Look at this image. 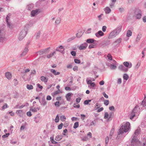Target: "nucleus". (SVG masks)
Returning <instances> with one entry per match:
<instances>
[{"instance_id": "f257e3e1", "label": "nucleus", "mask_w": 146, "mask_h": 146, "mask_svg": "<svg viewBox=\"0 0 146 146\" xmlns=\"http://www.w3.org/2000/svg\"><path fill=\"white\" fill-rule=\"evenodd\" d=\"M130 123L129 122H127L125 123H123L119 129L117 134H122L128 131L130 129Z\"/></svg>"}, {"instance_id": "f03ea898", "label": "nucleus", "mask_w": 146, "mask_h": 146, "mask_svg": "<svg viewBox=\"0 0 146 146\" xmlns=\"http://www.w3.org/2000/svg\"><path fill=\"white\" fill-rule=\"evenodd\" d=\"M140 133V131L138 129H137L133 135V138L131 140V145L133 146L135 145V143L138 142L136 138L137 137Z\"/></svg>"}, {"instance_id": "7ed1b4c3", "label": "nucleus", "mask_w": 146, "mask_h": 146, "mask_svg": "<svg viewBox=\"0 0 146 146\" xmlns=\"http://www.w3.org/2000/svg\"><path fill=\"white\" fill-rule=\"evenodd\" d=\"M142 12L139 9H136L135 11V17L137 19H140L141 17Z\"/></svg>"}, {"instance_id": "20e7f679", "label": "nucleus", "mask_w": 146, "mask_h": 146, "mask_svg": "<svg viewBox=\"0 0 146 146\" xmlns=\"http://www.w3.org/2000/svg\"><path fill=\"white\" fill-rule=\"evenodd\" d=\"M27 34V31L25 29L22 30L20 32L19 37V40H22L25 36Z\"/></svg>"}, {"instance_id": "39448f33", "label": "nucleus", "mask_w": 146, "mask_h": 146, "mask_svg": "<svg viewBox=\"0 0 146 146\" xmlns=\"http://www.w3.org/2000/svg\"><path fill=\"white\" fill-rule=\"evenodd\" d=\"M11 16V14H9L7 15L6 19V21L7 24V25L8 27L10 28H11L12 27L11 25V23L10 21V19Z\"/></svg>"}, {"instance_id": "423d86ee", "label": "nucleus", "mask_w": 146, "mask_h": 146, "mask_svg": "<svg viewBox=\"0 0 146 146\" xmlns=\"http://www.w3.org/2000/svg\"><path fill=\"white\" fill-rule=\"evenodd\" d=\"M88 44L86 42H84V43L81 44L79 47V49L80 50H84L86 49L88 46Z\"/></svg>"}, {"instance_id": "0eeeda50", "label": "nucleus", "mask_w": 146, "mask_h": 146, "mask_svg": "<svg viewBox=\"0 0 146 146\" xmlns=\"http://www.w3.org/2000/svg\"><path fill=\"white\" fill-rule=\"evenodd\" d=\"M117 35V34L115 32L114 30L110 33L108 38L109 39L111 38L115 37Z\"/></svg>"}, {"instance_id": "6e6552de", "label": "nucleus", "mask_w": 146, "mask_h": 146, "mask_svg": "<svg viewBox=\"0 0 146 146\" xmlns=\"http://www.w3.org/2000/svg\"><path fill=\"white\" fill-rule=\"evenodd\" d=\"M104 35L102 31H99L98 32L95 34L96 36L98 38L100 37L101 36H103Z\"/></svg>"}, {"instance_id": "1a4fd4ad", "label": "nucleus", "mask_w": 146, "mask_h": 146, "mask_svg": "<svg viewBox=\"0 0 146 146\" xmlns=\"http://www.w3.org/2000/svg\"><path fill=\"white\" fill-rule=\"evenodd\" d=\"M39 13V9H36L33 10L31 12V15L32 16L34 17L37 15Z\"/></svg>"}, {"instance_id": "9d476101", "label": "nucleus", "mask_w": 146, "mask_h": 146, "mask_svg": "<svg viewBox=\"0 0 146 146\" xmlns=\"http://www.w3.org/2000/svg\"><path fill=\"white\" fill-rule=\"evenodd\" d=\"M122 28V26H119L117 27L116 29L114 30L116 33L118 35L121 32Z\"/></svg>"}, {"instance_id": "9b49d317", "label": "nucleus", "mask_w": 146, "mask_h": 146, "mask_svg": "<svg viewBox=\"0 0 146 146\" xmlns=\"http://www.w3.org/2000/svg\"><path fill=\"white\" fill-rule=\"evenodd\" d=\"M124 65L127 68H131L132 66L131 63H129L128 62H125L123 63Z\"/></svg>"}, {"instance_id": "f8f14e48", "label": "nucleus", "mask_w": 146, "mask_h": 146, "mask_svg": "<svg viewBox=\"0 0 146 146\" xmlns=\"http://www.w3.org/2000/svg\"><path fill=\"white\" fill-rule=\"evenodd\" d=\"M36 85L38 88L36 89V91L38 92L41 91L43 88V87L38 83Z\"/></svg>"}, {"instance_id": "ddd939ff", "label": "nucleus", "mask_w": 146, "mask_h": 146, "mask_svg": "<svg viewBox=\"0 0 146 146\" xmlns=\"http://www.w3.org/2000/svg\"><path fill=\"white\" fill-rule=\"evenodd\" d=\"M63 46H60L58 47H57L56 50V51H59L61 52H63L64 50L63 49L62 50V49H63Z\"/></svg>"}, {"instance_id": "4468645a", "label": "nucleus", "mask_w": 146, "mask_h": 146, "mask_svg": "<svg viewBox=\"0 0 146 146\" xmlns=\"http://www.w3.org/2000/svg\"><path fill=\"white\" fill-rule=\"evenodd\" d=\"M5 76L9 80L11 79L12 75L9 72H7L5 73Z\"/></svg>"}, {"instance_id": "2eb2a0df", "label": "nucleus", "mask_w": 146, "mask_h": 146, "mask_svg": "<svg viewBox=\"0 0 146 146\" xmlns=\"http://www.w3.org/2000/svg\"><path fill=\"white\" fill-rule=\"evenodd\" d=\"M16 113L21 117H22L24 114L23 110H17V111Z\"/></svg>"}, {"instance_id": "dca6fc26", "label": "nucleus", "mask_w": 146, "mask_h": 146, "mask_svg": "<svg viewBox=\"0 0 146 146\" xmlns=\"http://www.w3.org/2000/svg\"><path fill=\"white\" fill-rule=\"evenodd\" d=\"M40 80L42 82H44L45 83H46L48 81V78L44 76H42L40 77Z\"/></svg>"}, {"instance_id": "f3484780", "label": "nucleus", "mask_w": 146, "mask_h": 146, "mask_svg": "<svg viewBox=\"0 0 146 146\" xmlns=\"http://www.w3.org/2000/svg\"><path fill=\"white\" fill-rule=\"evenodd\" d=\"M72 93H69L67 94L66 95V100L68 101H70V99L71 97V95L72 94Z\"/></svg>"}, {"instance_id": "a211bd4d", "label": "nucleus", "mask_w": 146, "mask_h": 146, "mask_svg": "<svg viewBox=\"0 0 146 146\" xmlns=\"http://www.w3.org/2000/svg\"><path fill=\"white\" fill-rule=\"evenodd\" d=\"M50 72L55 75H59L60 74L59 72H56V71L53 69H51L50 70Z\"/></svg>"}, {"instance_id": "6ab92c4d", "label": "nucleus", "mask_w": 146, "mask_h": 146, "mask_svg": "<svg viewBox=\"0 0 146 146\" xmlns=\"http://www.w3.org/2000/svg\"><path fill=\"white\" fill-rule=\"evenodd\" d=\"M139 106L137 105H136L133 110V111L135 113H136L139 111Z\"/></svg>"}, {"instance_id": "aec40b11", "label": "nucleus", "mask_w": 146, "mask_h": 146, "mask_svg": "<svg viewBox=\"0 0 146 146\" xmlns=\"http://www.w3.org/2000/svg\"><path fill=\"white\" fill-rule=\"evenodd\" d=\"M46 102L45 99V97L44 96L42 98V101L41 102V104L43 106H44L46 105Z\"/></svg>"}, {"instance_id": "412c9836", "label": "nucleus", "mask_w": 146, "mask_h": 146, "mask_svg": "<svg viewBox=\"0 0 146 146\" xmlns=\"http://www.w3.org/2000/svg\"><path fill=\"white\" fill-rule=\"evenodd\" d=\"M104 11L106 14H109L111 11V10L108 7H106L104 9Z\"/></svg>"}, {"instance_id": "4be33fe9", "label": "nucleus", "mask_w": 146, "mask_h": 146, "mask_svg": "<svg viewBox=\"0 0 146 146\" xmlns=\"http://www.w3.org/2000/svg\"><path fill=\"white\" fill-rule=\"evenodd\" d=\"M28 51V48L27 47H25L22 53L21 54V55L24 56L25 55Z\"/></svg>"}, {"instance_id": "5701e85b", "label": "nucleus", "mask_w": 146, "mask_h": 146, "mask_svg": "<svg viewBox=\"0 0 146 146\" xmlns=\"http://www.w3.org/2000/svg\"><path fill=\"white\" fill-rule=\"evenodd\" d=\"M62 137L63 136L62 135H58L56 137L55 139L56 141H59L62 139Z\"/></svg>"}, {"instance_id": "b1692460", "label": "nucleus", "mask_w": 146, "mask_h": 146, "mask_svg": "<svg viewBox=\"0 0 146 146\" xmlns=\"http://www.w3.org/2000/svg\"><path fill=\"white\" fill-rule=\"evenodd\" d=\"M49 48H48L44 50H40L38 52L40 54H42L45 52Z\"/></svg>"}, {"instance_id": "393cba45", "label": "nucleus", "mask_w": 146, "mask_h": 146, "mask_svg": "<svg viewBox=\"0 0 146 146\" xmlns=\"http://www.w3.org/2000/svg\"><path fill=\"white\" fill-rule=\"evenodd\" d=\"M95 40L93 38H89L87 39L86 42L89 43H93Z\"/></svg>"}, {"instance_id": "a878e982", "label": "nucleus", "mask_w": 146, "mask_h": 146, "mask_svg": "<svg viewBox=\"0 0 146 146\" xmlns=\"http://www.w3.org/2000/svg\"><path fill=\"white\" fill-rule=\"evenodd\" d=\"M135 113L133 111L130 116V118L131 119H132L135 116Z\"/></svg>"}, {"instance_id": "bb28decb", "label": "nucleus", "mask_w": 146, "mask_h": 146, "mask_svg": "<svg viewBox=\"0 0 146 146\" xmlns=\"http://www.w3.org/2000/svg\"><path fill=\"white\" fill-rule=\"evenodd\" d=\"M27 88L28 90H31L33 89V87L32 85L27 84Z\"/></svg>"}, {"instance_id": "cd10ccee", "label": "nucleus", "mask_w": 146, "mask_h": 146, "mask_svg": "<svg viewBox=\"0 0 146 146\" xmlns=\"http://www.w3.org/2000/svg\"><path fill=\"white\" fill-rule=\"evenodd\" d=\"M132 33L131 30H129L127 31V36L128 37H129L132 35Z\"/></svg>"}, {"instance_id": "c85d7f7f", "label": "nucleus", "mask_w": 146, "mask_h": 146, "mask_svg": "<svg viewBox=\"0 0 146 146\" xmlns=\"http://www.w3.org/2000/svg\"><path fill=\"white\" fill-rule=\"evenodd\" d=\"M33 7V5L32 4H30L27 6V8L28 10H31Z\"/></svg>"}, {"instance_id": "c756f323", "label": "nucleus", "mask_w": 146, "mask_h": 146, "mask_svg": "<svg viewBox=\"0 0 146 146\" xmlns=\"http://www.w3.org/2000/svg\"><path fill=\"white\" fill-rule=\"evenodd\" d=\"M50 139L51 143L53 144H56L58 142L55 141L54 140V138L53 137H50Z\"/></svg>"}, {"instance_id": "7c9ffc66", "label": "nucleus", "mask_w": 146, "mask_h": 146, "mask_svg": "<svg viewBox=\"0 0 146 146\" xmlns=\"http://www.w3.org/2000/svg\"><path fill=\"white\" fill-rule=\"evenodd\" d=\"M141 37V35L139 34H138L135 40L136 41L138 42L139 40Z\"/></svg>"}, {"instance_id": "2f4dec72", "label": "nucleus", "mask_w": 146, "mask_h": 146, "mask_svg": "<svg viewBox=\"0 0 146 146\" xmlns=\"http://www.w3.org/2000/svg\"><path fill=\"white\" fill-rule=\"evenodd\" d=\"M61 20L60 18H58L55 21V23L57 24H59Z\"/></svg>"}, {"instance_id": "473e14b6", "label": "nucleus", "mask_w": 146, "mask_h": 146, "mask_svg": "<svg viewBox=\"0 0 146 146\" xmlns=\"http://www.w3.org/2000/svg\"><path fill=\"white\" fill-rule=\"evenodd\" d=\"M123 78L124 79L127 80L129 78V76L127 74H124L123 76Z\"/></svg>"}, {"instance_id": "72a5a7b5", "label": "nucleus", "mask_w": 146, "mask_h": 146, "mask_svg": "<svg viewBox=\"0 0 146 146\" xmlns=\"http://www.w3.org/2000/svg\"><path fill=\"white\" fill-rule=\"evenodd\" d=\"M79 126L78 122H75L73 128L74 129H76Z\"/></svg>"}, {"instance_id": "f704fd0d", "label": "nucleus", "mask_w": 146, "mask_h": 146, "mask_svg": "<svg viewBox=\"0 0 146 146\" xmlns=\"http://www.w3.org/2000/svg\"><path fill=\"white\" fill-rule=\"evenodd\" d=\"M55 53V52H53L52 53H50L49 54H48L47 56V57L48 58H50Z\"/></svg>"}, {"instance_id": "c9c22d12", "label": "nucleus", "mask_w": 146, "mask_h": 146, "mask_svg": "<svg viewBox=\"0 0 146 146\" xmlns=\"http://www.w3.org/2000/svg\"><path fill=\"white\" fill-rule=\"evenodd\" d=\"M5 38L4 36H2L1 35L0 36V42H2L5 40Z\"/></svg>"}, {"instance_id": "e433bc0d", "label": "nucleus", "mask_w": 146, "mask_h": 146, "mask_svg": "<svg viewBox=\"0 0 146 146\" xmlns=\"http://www.w3.org/2000/svg\"><path fill=\"white\" fill-rule=\"evenodd\" d=\"M40 34V31H38V33H36V39L38 38H39Z\"/></svg>"}, {"instance_id": "4c0bfd02", "label": "nucleus", "mask_w": 146, "mask_h": 146, "mask_svg": "<svg viewBox=\"0 0 146 146\" xmlns=\"http://www.w3.org/2000/svg\"><path fill=\"white\" fill-rule=\"evenodd\" d=\"M121 38H119L118 39H117L116 40L114 43H117V44H119L121 42Z\"/></svg>"}, {"instance_id": "58836bf2", "label": "nucleus", "mask_w": 146, "mask_h": 146, "mask_svg": "<svg viewBox=\"0 0 146 146\" xmlns=\"http://www.w3.org/2000/svg\"><path fill=\"white\" fill-rule=\"evenodd\" d=\"M104 104L106 106L108 105L109 104V100H104Z\"/></svg>"}, {"instance_id": "ea45409f", "label": "nucleus", "mask_w": 146, "mask_h": 146, "mask_svg": "<svg viewBox=\"0 0 146 146\" xmlns=\"http://www.w3.org/2000/svg\"><path fill=\"white\" fill-rule=\"evenodd\" d=\"M119 10L120 12L122 13L125 11V9L123 7H120L119 8Z\"/></svg>"}, {"instance_id": "a19ab883", "label": "nucleus", "mask_w": 146, "mask_h": 146, "mask_svg": "<svg viewBox=\"0 0 146 146\" xmlns=\"http://www.w3.org/2000/svg\"><path fill=\"white\" fill-rule=\"evenodd\" d=\"M107 57L109 60H112V57L111 54H108V55Z\"/></svg>"}, {"instance_id": "79ce46f5", "label": "nucleus", "mask_w": 146, "mask_h": 146, "mask_svg": "<svg viewBox=\"0 0 146 146\" xmlns=\"http://www.w3.org/2000/svg\"><path fill=\"white\" fill-rule=\"evenodd\" d=\"M110 67L112 69H115L116 68V66L115 65L111 64Z\"/></svg>"}, {"instance_id": "37998d69", "label": "nucleus", "mask_w": 146, "mask_h": 146, "mask_svg": "<svg viewBox=\"0 0 146 146\" xmlns=\"http://www.w3.org/2000/svg\"><path fill=\"white\" fill-rule=\"evenodd\" d=\"M76 64H80V61L79 60L75 59L74 60Z\"/></svg>"}, {"instance_id": "c03bdc74", "label": "nucleus", "mask_w": 146, "mask_h": 146, "mask_svg": "<svg viewBox=\"0 0 146 146\" xmlns=\"http://www.w3.org/2000/svg\"><path fill=\"white\" fill-rule=\"evenodd\" d=\"M114 129H111V131H110V136H112L113 134V133L114 132Z\"/></svg>"}, {"instance_id": "a18cd8bd", "label": "nucleus", "mask_w": 146, "mask_h": 146, "mask_svg": "<svg viewBox=\"0 0 146 146\" xmlns=\"http://www.w3.org/2000/svg\"><path fill=\"white\" fill-rule=\"evenodd\" d=\"M9 135V133H6L5 134V135H3L2 136V137L3 138H6V137H8V136Z\"/></svg>"}, {"instance_id": "49530a36", "label": "nucleus", "mask_w": 146, "mask_h": 146, "mask_svg": "<svg viewBox=\"0 0 146 146\" xmlns=\"http://www.w3.org/2000/svg\"><path fill=\"white\" fill-rule=\"evenodd\" d=\"M109 141V138L107 136L106 137L105 140L106 144L107 145Z\"/></svg>"}, {"instance_id": "de8ad7c7", "label": "nucleus", "mask_w": 146, "mask_h": 146, "mask_svg": "<svg viewBox=\"0 0 146 146\" xmlns=\"http://www.w3.org/2000/svg\"><path fill=\"white\" fill-rule=\"evenodd\" d=\"M63 125V124L62 123H61L58 126V129H61Z\"/></svg>"}, {"instance_id": "09e8293b", "label": "nucleus", "mask_w": 146, "mask_h": 146, "mask_svg": "<svg viewBox=\"0 0 146 146\" xmlns=\"http://www.w3.org/2000/svg\"><path fill=\"white\" fill-rule=\"evenodd\" d=\"M70 54L72 56H75L76 55V52L75 51H71L70 52Z\"/></svg>"}, {"instance_id": "8fccbe9b", "label": "nucleus", "mask_w": 146, "mask_h": 146, "mask_svg": "<svg viewBox=\"0 0 146 146\" xmlns=\"http://www.w3.org/2000/svg\"><path fill=\"white\" fill-rule=\"evenodd\" d=\"M109 114L107 112H106L105 113V115L104 117V118L105 119H107L108 117Z\"/></svg>"}, {"instance_id": "3c124183", "label": "nucleus", "mask_w": 146, "mask_h": 146, "mask_svg": "<svg viewBox=\"0 0 146 146\" xmlns=\"http://www.w3.org/2000/svg\"><path fill=\"white\" fill-rule=\"evenodd\" d=\"M66 119V117L64 116H62L60 117V119L62 121H64Z\"/></svg>"}, {"instance_id": "603ef678", "label": "nucleus", "mask_w": 146, "mask_h": 146, "mask_svg": "<svg viewBox=\"0 0 146 146\" xmlns=\"http://www.w3.org/2000/svg\"><path fill=\"white\" fill-rule=\"evenodd\" d=\"M59 117L58 115H57L55 120V121L56 122H58L59 121Z\"/></svg>"}, {"instance_id": "864d4df0", "label": "nucleus", "mask_w": 146, "mask_h": 146, "mask_svg": "<svg viewBox=\"0 0 146 146\" xmlns=\"http://www.w3.org/2000/svg\"><path fill=\"white\" fill-rule=\"evenodd\" d=\"M7 104L5 103V105L3 106L2 108L3 110H4L5 109L7 108Z\"/></svg>"}, {"instance_id": "5fc2aeb1", "label": "nucleus", "mask_w": 146, "mask_h": 146, "mask_svg": "<svg viewBox=\"0 0 146 146\" xmlns=\"http://www.w3.org/2000/svg\"><path fill=\"white\" fill-rule=\"evenodd\" d=\"M60 92V90H57L56 91H55L54 93V95H56L57 94H59Z\"/></svg>"}, {"instance_id": "6e6d98bb", "label": "nucleus", "mask_w": 146, "mask_h": 146, "mask_svg": "<svg viewBox=\"0 0 146 146\" xmlns=\"http://www.w3.org/2000/svg\"><path fill=\"white\" fill-rule=\"evenodd\" d=\"M109 109L110 110H111V111H114L115 110L114 107L113 106H111L110 107H109Z\"/></svg>"}, {"instance_id": "4d7b16f0", "label": "nucleus", "mask_w": 146, "mask_h": 146, "mask_svg": "<svg viewBox=\"0 0 146 146\" xmlns=\"http://www.w3.org/2000/svg\"><path fill=\"white\" fill-rule=\"evenodd\" d=\"M146 50V48H144L142 52V54H143V56H142V58H143L144 57L145 55L144 54Z\"/></svg>"}, {"instance_id": "13d9d810", "label": "nucleus", "mask_w": 146, "mask_h": 146, "mask_svg": "<svg viewBox=\"0 0 146 146\" xmlns=\"http://www.w3.org/2000/svg\"><path fill=\"white\" fill-rule=\"evenodd\" d=\"M73 107L75 108H79L80 107V106L79 104L78 105H76L75 104H73Z\"/></svg>"}, {"instance_id": "bf43d9fd", "label": "nucleus", "mask_w": 146, "mask_h": 146, "mask_svg": "<svg viewBox=\"0 0 146 146\" xmlns=\"http://www.w3.org/2000/svg\"><path fill=\"white\" fill-rule=\"evenodd\" d=\"M82 35V33H80V34H79V33H77L76 34V37H77L78 38H80V37Z\"/></svg>"}, {"instance_id": "052dcab7", "label": "nucleus", "mask_w": 146, "mask_h": 146, "mask_svg": "<svg viewBox=\"0 0 146 146\" xmlns=\"http://www.w3.org/2000/svg\"><path fill=\"white\" fill-rule=\"evenodd\" d=\"M13 81L14 82L15 85L16 86L18 84V82L17 81V80L16 79H14L13 80Z\"/></svg>"}, {"instance_id": "680f3d73", "label": "nucleus", "mask_w": 146, "mask_h": 146, "mask_svg": "<svg viewBox=\"0 0 146 146\" xmlns=\"http://www.w3.org/2000/svg\"><path fill=\"white\" fill-rule=\"evenodd\" d=\"M102 94L104 97L106 98H108V95H107L104 92H103Z\"/></svg>"}, {"instance_id": "e2e57ef3", "label": "nucleus", "mask_w": 146, "mask_h": 146, "mask_svg": "<svg viewBox=\"0 0 146 146\" xmlns=\"http://www.w3.org/2000/svg\"><path fill=\"white\" fill-rule=\"evenodd\" d=\"M59 102L58 101H57L55 103V105L56 106H57L58 107L60 106V105L59 104Z\"/></svg>"}, {"instance_id": "0e129e2a", "label": "nucleus", "mask_w": 146, "mask_h": 146, "mask_svg": "<svg viewBox=\"0 0 146 146\" xmlns=\"http://www.w3.org/2000/svg\"><path fill=\"white\" fill-rule=\"evenodd\" d=\"M88 78H87L86 80V81L87 82V83L88 84H90L92 83V81L91 80H88Z\"/></svg>"}, {"instance_id": "69168bd1", "label": "nucleus", "mask_w": 146, "mask_h": 146, "mask_svg": "<svg viewBox=\"0 0 146 146\" xmlns=\"http://www.w3.org/2000/svg\"><path fill=\"white\" fill-rule=\"evenodd\" d=\"M91 28L88 29V30L86 32V33H91Z\"/></svg>"}, {"instance_id": "338daca9", "label": "nucleus", "mask_w": 146, "mask_h": 146, "mask_svg": "<svg viewBox=\"0 0 146 146\" xmlns=\"http://www.w3.org/2000/svg\"><path fill=\"white\" fill-rule=\"evenodd\" d=\"M106 26H103L102 28V30L103 32H105L106 29Z\"/></svg>"}, {"instance_id": "774afa93", "label": "nucleus", "mask_w": 146, "mask_h": 146, "mask_svg": "<svg viewBox=\"0 0 146 146\" xmlns=\"http://www.w3.org/2000/svg\"><path fill=\"white\" fill-rule=\"evenodd\" d=\"M104 110V108L103 107H101L100 108L99 110H98L97 111L98 112H100Z\"/></svg>"}]
</instances>
